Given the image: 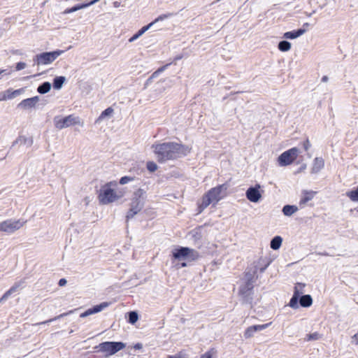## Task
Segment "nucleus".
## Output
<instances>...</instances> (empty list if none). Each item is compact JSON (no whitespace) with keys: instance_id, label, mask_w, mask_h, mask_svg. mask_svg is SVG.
Segmentation results:
<instances>
[{"instance_id":"23","label":"nucleus","mask_w":358,"mask_h":358,"mask_svg":"<svg viewBox=\"0 0 358 358\" xmlns=\"http://www.w3.org/2000/svg\"><path fill=\"white\" fill-rule=\"evenodd\" d=\"M66 81V78L64 76H57L53 79V88L55 90H60L64 82Z\"/></svg>"},{"instance_id":"45","label":"nucleus","mask_w":358,"mask_h":358,"mask_svg":"<svg viewBox=\"0 0 358 358\" xmlns=\"http://www.w3.org/2000/svg\"><path fill=\"white\" fill-rule=\"evenodd\" d=\"M6 92H3L0 94V101L7 100L8 98H6Z\"/></svg>"},{"instance_id":"10","label":"nucleus","mask_w":358,"mask_h":358,"mask_svg":"<svg viewBox=\"0 0 358 358\" xmlns=\"http://www.w3.org/2000/svg\"><path fill=\"white\" fill-rule=\"evenodd\" d=\"M264 191L259 184L250 187L245 192V196L248 200L252 203H258L262 198Z\"/></svg>"},{"instance_id":"14","label":"nucleus","mask_w":358,"mask_h":358,"mask_svg":"<svg viewBox=\"0 0 358 358\" xmlns=\"http://www.w3.org/2000/svg\"><path fill=\"white\" fill-rule=\"evenodd\" d=\"M40 98L38 96H35L31 98H28L26 99L22 100L19 104L18 107L24 108V109H29L34 108L36 104L38 102Z\"/></svg>"},{"instance_id":"28","label":"nucleus","mask_w":358,"mask_h":358,"mask_svg":"<svg viewBox=\"0 0 358 358\" xmlns=\"http://www.w3.org/2000/svg\"><path fill=\"white\" fill-rule=\"evenodd\" d=\"M346 196L353 202H358V186L353 189L348 191Z\"/></svg>"},{"instance_id":"5","label":"nucleus","mask_w":358,"mask_h":358,"mask_svg":"<svg viewBox=\"0 0 358 358\" xmlns=\"http://www.w3.org/2000/svg\"><path fill=\"white\" fill-rule=\"evenodd\" d=\"M125 345L122 342L106 341L96 345L94 348L98 352L105 353L106 356H111L122 350Z\"/></svg>"},{"instance_id":"24","label":"nucleus","mask_w":358,"mask_h":358,"mask_svg":"<svg viewBox=\"0 0 358 358\" xmlns=\"http://www.w3.org/2000/svg\"><path fill=\"white\" fill-rule=\"evenodd\" d=\"M300 305L303 307H309L313 303V299L310 295L306 294L301 296L299 299Z\"/></svg>"},{"instance_id":"32","label":"nucleus","mask_w":358,"mask_h":358,"mask_svg":"<svg viewBox=\"0 0 358 358\" xmlns=\"http://www.w3.org/2000/svg\"><path fill=\"white\" fill-rule=\"evenodd\" d=\"M299 297V296L293 294L292 299H290L289 303V306L291 308H294V309H296L299 308V305H298Z\"/></svg>"},{"instance_id":"18","label":"nucleus","mask_w":358,"mask_h":358,"mask_svg":"<svg viewBox=\"0 0 358 358\" xmlns=\"http://www.w3.org/2000/svg\"><path fill=\"white\" fill-rule=\"evenodd\" d=\"M324 166V160L322 157H315L311 168L312 173H318Z\"/></svg>"},{"instance_id":"48","label":"nucleus","mask_w":358,"mask_h":358,"mask_svg":"<svg viewBox=\"0 0 358 358\" xmlns=\"http://www.w3.org/2000/svg\"><path fill=\"white\" fill-rule=\"evenodd\" d=\"M135 348H136V351L137 350L142 349L143 345L141 343H136V345H135Z\"/></svg>"},{"instance_id":"6","label":"nucleus","mask_w":358,"mask_h":358,"mask_svg":"<svg viewBox=\"0 0 358 358\" xmlns=\"http://www.w3.org/2000/svg\"><path fill=\"white\" fill-rule=\"evenodd\" d=\"M64 52V50H55L52 52H45L37 55L34 61L37 65L48 64L54 62L59 56Z\"/></svg>"},{"instance_id":"35","label":"nucleus","mask_w":358,"mask_h":358,"mask_svg":"<svg viewBox=\"0 0 358 358\" xmlns=\"http://www.w3.org/2000/svg\"><path fill=\"white\" fill-rule=\"evenodd\" d=\"M147 168L150 172H154L157 169V166L155 162H149L147 164Z\"/></svg>"},{"instance_id":"16","label":"nucleus","mask_w":358,"mask_h":358,"mask_svg":"<svg viewBox=\"0 0 358 358\" xmlns=\"http://www.w3.org/2000/svg\"><path fill=\"white\" fill-rule=\"evenodd\" d=\"M100 0H92V1H90V2H88V3H83L76 4L74 6H73L72 8H66L63 12V13L64 14H69V13H73V12L78 11L79 10L87 8V7H89V6L96 3H97Z\"/></svg>"},{"instance_id":"2","label":"nucleus","mask_w":358,"mask_h":358,"mask_svg":"<svg viewBox=\"0 0 358 358\" xmlns=\"http://www.w3.org/2000/svg\"><path fill=\"white\" fill-rule=\"evenodd\" d=\"M123 194V192L118 189L117 182L111 181L101 187L98 199L100 203L107 205L120 199Z\"/></svg>"},{"instance_id":"21","label":"nucleus","mask_w":358,"mask_h":358,"mask_svg":"<svg viewBox=\"0 0 358 358\" xmlns=\"http://www.w3.org/2000/svg\"><path fill=\"white\" fill-rule=\"evenodd\" d=\"M305 32V29H299L296 31L285 32L283 35V37L286 39H295L302 36Z\"/></svg>"},{"instance_id":"11","label":"nucleus","mask_w":358,"mask_h":358,"mask_svg":"<svg viewBox=\"0 0 358 358\" xmlns=\"http://www.w3.org/2000/svg\"><path fill=\"white\" fill-rule=\"evenodd\" d=\"M25 283V279H22L18 282L14 283V285L7 291L0 298V303H3L6 301L8 297L15 292L19 288L23 287V285Z\"/></svg>"},{"instance_id":"41","label":"nucleus","mask_w":358,"mask_h":358,"mask_svg":"<svg viewBox=\"0 0 358 358\" xmlns=\"http://www.w3.org/2000/svg\"><path fill=\"white\" fill-rule=\"evenodd\" d=\"M129 319L128 321L131 324H134V310L130 311L129 313Z\"/></svg>"},{"instance_id":"34","label":"nucleus","mask_w":358,"mask_h":358,"mask_svg":"<svg viewBox=\"0 0 358 358\" xmlns=\"http://www.w3.org/2000/svg\"><path fill=\"white\" fill-rule=\"evenodd\" d=\"M22 138V142H20V144H26L27 146H31L33 144V139L31 138H27L25 136H20Z\"/></svg>"},{"instance_id":"20","label":"nucleus","mask_w":358,"mask_h":358,"mask_svg":"<svg viewBox=\"0 0 358 358\" xmlns=\"http://www.w3.org/2000/svg\"><path fill=\"white\" fill-rule=\"evenodd\" d=\"M315 194L316 192L313 191H304L302 193L299 205L302 206H305L308 201H311L314 198Z\"/></svg>"},{"instance_id":"49","label":"nucleus","mask_w":358,"mask_h":358,"mask_svg":"<svg viewBox=\"0 0 358 358\" xmlns=\"http://www.w3.org/2000/svg\"><path fill=\"white\" fill-rule=\"evenodd\" d=\"M135 41V38H134V35L133 36H131V37L129 38V42H133V41Z\"/></svg>"},{"instance_id":"44","label":"nucleus","mask_w":358,"mask_h":358,"mask_svg":"<svg viewBox=\"0 0 358 358\" xmlns=\"http://www.w3.org/2000/svg\"><path fill=\"white\" fill-rule=\"evenodd\" d=\"M66 283H67V280H66L65 278H61V279L59 280L58 285H59L60 287H62V286L66 285Z\"/></svg>"},{"instance_id":"36","label":"nucleus","mask_w":358,"mask_h":358,"mask_svg":"<svg viewBox=\"0 0 358 358\" xmlns=\"http://www.w3.org/2000/svg\"><path fill=\"white\" fill-rule=\"evenodd\" d=\"M320 338V335L318 333L315 332L313 334H308L306 340L307 341H311V340L316 341V340H318Z\"/></svg>"},{"instance_id":"19","label":"nucleus","mask_w":358,"mask_h":358,"mask_svg":"<svg viewBox=\"0 0 358 358\" xmlns=\"http://www.w3.org/2000/svg\"><path fill=\"white\" fill-rule=\"evenodd\" d=\"M113 113L114 110L111 107L107 108L101 113L99 117L95 120V124H99L104 120L110 119L113 116Z\"/></svg>"},{"instance_id":"47","label":"nucleus","mask_w":358,"mask_h":358,"mask_svg":"<svg viewBox=\"0 0 358 358\" xmlns=\"http://www.w3.org/2000/svg\"><path fill=\"white\" fill-rule=\"evenodd\" d=\"M310 146V144L309 141H307L304 143V148H305V150H308L309 149Z\"/></svg>"},{"instance_id":"17","label":"nucleus","mask_w":358,"mask_h":358,"mask_svg":"<svg viewBox=\"0 0 358 358\" xmlns=\"http://www.w3.org/2000/svg\"><path fill=\"white\" fill-rule=\"evenodd\" d=\"M167 15H162L159 16L157 18H156L153 22L148 24V25L143 27L142 29H141L136 34V39H137L138 37L142 36L145 31H147L154 24L159 21H162L164 19L167 18Z\"/></svg>"},{"instance_id":"40","label":"nucleus","mask_w":358,"mask_h":358,"mask_svg":"<svg viewBox=\"0 0 358 358\" xmlns=\"http://www.w3.org/2000/svg\"><path fill=\"white\" fill-rule=\"evenodd\" d=\"M145 194V192L143 189H138V191L136 192V197L138 196L140 199L143 200L145 198V196H144Z\"/></svg>"},{"instance_id":"4","label":"nucleus","mask_w":358,"mask_h":358,"mask_svg":"<svg viewBox=\"0 0 358 358\" xmlns=\"http://www.w3.org/2000/svg\"><path fill=\"white\" fill-rule=\"evenodd\" d=\"M173 262L175 266L178 269L187 266L186 261L194 259L195 252L189 248H176L172 251Z\"/></svg>"},{"instance_id":"3","label":"nucleus","mask_w":358,"mask_h":358,"mask_svg":"<svg viewBox=\"0 0 358 358\" xmlns=\"http://www.w3.org/2000/svg\"><path fill=\"white\" fill-rule=\"evenodd\" d=\"M227 187L224 185H219L209 190L202 199V202L199 205L200 212L207 208L210 203L215 206V204L220 201L224 196V192L226 191Z\"/></svg>"},{"instance_id":"8","label":"nucleus","mask_w":358,"mask_h":358,"mask_svg":"<svg viewBox=\"0 0 358 358\" xmlns=\"http://www.w3.org/2000/svg\"><path fill=\"white\" fill-rule=\"evenodd\" d=\"M54 123L56 128L62 129L70 126L80 124V120L78 117L73 115H69L64 118L55 117L54 118Z\"/></svg>"},{"instance_id":"42","label":"nucleus","mask_w":358,"mask_h":358,"mask_svg":"<svg viewBox=\"0 0 358 358\" xmlns=\"http://www.w3.org/2000/svg\"><path fill=\"white\" fill-rule=\"evenodd\" d=\"M168 66V65H165V66H162L161 68L158 69H157V71H156L152 74V77H156L159 73H160L163 72V71L166 69V66Z\"/></svg>"},{"instance_id":"53","label":"nucleus","mask_w":358,"mask_h":358,"mask_svg":"<svg viewBox=\"0 0 358 358\" xmlns=\"http://www.w3.org/2000/svg\"><path fill=\"white\" fill-rule=\"evenodd\" d=\"M138 203H137V204L136 205V206H135L136 210L138 208Z\"/></svg>"},{"instance_id":"37","label":"nucleus","mask_w":358,"mask_h":358,"mask_svg":"<svg viewBox=\"0 0 358 358\" xmlns=\"http://www.w3.org/2000/svg\"><path fill=\"white\" fill-rule=\"evenodd\" d=\"M134 180L132 177L130 176H123L120 180V184L121 185H125L128 183L129 182H131Z\"/></svg>"},{"instance_id":"50","label":"nucleus","mask_w":358,"mask_h":358,"mask_svg":"<svg viewBox=\"0 0 358 358\" xmlns=\"http://www.w3.org/2000/svg\"><path fill=\"white\" fill-rule=\"evenodd\" d=\"M327 80V76H324L322 78V80L323 81H326Z\"/></svg>"},{"instance_id":"9","label":"nucleus","mask_w":358,"mask_h":358,"mask_svg":"<svg viewBox=\"0 0 358 358\" xmlns=\"http://www.w3.org/2000/svg\"><path fill=\"white\" fill-rule=\"evenodd\" d=\"M299 150L296 148L289 149L282 153L278 159V164L281 166H285L292 164L297 157Z\"/></svg>"},{"instance_id":"13","label":"nucleus","mask_w":358,"mask_h":358,"mask_svg":"<svg viewBox=\"0 0 358 358\" xmlns=\"http://www.w3.org/2000/svg\"><path fill=\"white\" fill-rule=\"evenodd\" d=\"M270 324H271V323H267V324H261V325H254V326L249 327L245 330V331L244 333V336L246 338H251L254 336L255 333L265 329Z\"/></svg>"},{"instance_id":"27","label":"nucleus","mask_w":358,"mask_h":358,"mask_svg":"<svg viewBox=\"0 0 358 358\" xmlns=\"http://www.w3.org/2000/svg\"><path fill=\"white\" fill-rule=\"evenodd\" d=\"M51 89V84L49 82H44L42 84H41L38 88L37 92L39 94H44L48 93Z\"/></svg>"},{"instance_id":"29","label":"nucleus","mask_w":358,"mask_h":358,"mask_svg":"<svg viewBox=\"0 0 358 358\" xmlns=\"http://www.w3.org/2000/svg\"><path fill=\"white\" fill-rule=\"evenodd\" d=\"M73 313V310H70L67 313H62V314H60L59 315H57L52 319H50V320H45V321H43V322H38L37 324H36V325H41V324H48V323H50V322H52L53 321H55V320H57L60 318H62L68 315H70L71 313Z\"/></svg>"},{"instance_id":"30","label":"nucleus","mask_w":358,"mask_h":358,"mask_svg":"<svg viewBox=\"0 0 358 358\" xmlns=\"http://www.w3.org/2000/svg\"><path fill=\"white\" fill-rule=\"evenodd\" d=\"M306 285L304 283L298 282L294 287V294L300 296L301 294L304 292V287Z\"/></svg>"},{"instance_id":"15","label":"nucleus","mask_w":358,"mask_h":358,"mask_svg":"<svg viewBox=\"0 0 358 358\" xmlns=\"http://www.w3.org/2000/svg\"><path fill=\"white\" fill-rule=\"evenodd\" d=\"M252 288V283L250 280H248L245 282V285L241 287L239 294L243 296L245 302H249V296L251 294V290Z\"/></svg>"},{"instance_id":"39","label":"nucleus","mask_w":358,"mask_h":358,"mask_svg":"<svg viewBox=\"0 0 358 358\" xmlns=\"http://www.w3.org/2000/svg\"><path fill=\"white\" fill-rule=\"evenodd\" d=\"M27 66L26 63L20 62H17L15 66L16 71H20L24 69Z\"/></svg>"},{"instance_id":"43","label":"nucleus","mask_w":358,"mask_h":358,"mask_svg":"<svg viewBox=\"0 0 358 358\" xmlns=\"http://www.w3.org/2000/svg\"><path fill=\"white\" fill-rule=\"evenodd\" d=\"M352 343L358 345V332L352 337Z\"/></svg>"},{"instance_id":"26","label":"nucleus","mask_w":358,"mask_h":358,"mask_svg":"<svg viewBox=\"0 0 358 358\" xmlns=\"http://www.w3.org/2000/svg\"><path fill=\"white\" fill-rule=\"evenodd\" d=\"M282 243V238L280 236H275L271 241V248L274 250H278Z\"/></svg>"},{"instance_id":"7","label":"nucleus","mask_w":358,"mask_h":358,"mask_svg":"<svg viewBox=\"0 0 358 358\" xmlns=\"http://www.w3.org/2000/svg\"><path fill=\"white\" fill-rule=\"evenodd\" d=\"M25 223L26 221L23 219L7 220L0 223V231L11 234L22 227Z\"/></svg>"},{"instance_id":"22","label":"nucleus","mask_w":358,"mask_h":358,"mask_svg":"<svg viewBox=\"0 0 358 358\" xmlns=\"http://www.w3.org/2000/svg\"><path fill=\"white\" fill-rule=\"evenodd\" d=\"M299 208L296 206H294V205H285L282 209V213L285 215V216H292V215H294L295 213H296L298 211Z\"/></svg>"},{"instance_id":"31","label":"nucleus","mask_w":358,"mask_h":358,"mask_svg":"<svg viewBox=\"0 0 358 358\" xmlns=\"http://www.w3.org/2000/svg\"><path fill=\"white\" fill-rule=\"evenodd\" d=\"M278 49L282 52H287L291 49V43L287 41H280L278 43Z\"/></svg>"},{"instance_id":"46","label":"nucleus","mask_w":358,"mask_h":358,"mask_svg":"<svg viewBox=\"0 0 358 358\" xmlns=\"http://www.w3.org/2000/svg\"><path fill=\"white\" fill-rule=\"evenodd\" d=\"M20 142H22V138H20V136L12 144V147H15V145L18 144V143H20Z\"/></svg>"},{"instance_id":"33","label":"nucleus","mask_w":358,"mask_h":358,"mask_svg":"<svg viewBox=\"0 0 358 358\" xmlns=\"http://www.w3.org/2000/svg\"><path fill=\"white\" fill-rule=\"evenodd\" d=\"M216 350L210 349L204 353L200 358H215Z\"/></svg>"},{"instance_id":"12","label":"nucleus","mask_w":358,"mask_h":358,"mask_svg":"<svg viewBox=\"0 0 358 358\" xmlns=\"http://www.w3.org/2000/svg\"><path fill=\"white\" fill-rule=\"evenodd\" d=\"M108 306V303H107V302H103L100 304L94 306L93 307L87 309L84 313H83L80 315V317H85L91 315L92 314L99 313Z\"/></svg>"},{"instance_id":"51","label":"nucleus","mask_w":358,"mask_h":358,"mask_svg":"<svg viewBox=\"0 0 358 358\" xmlns=\"http://www.w3.org/2000/svg\"><path fill=\"white\" fill-rule=\"evenodd\" d=\"M5 71V70L0 69V75L3 73Z\"/></svg>"},{"instance_id":"52","label":"nucleus","mask_w":358,"mask_h":358,"mask_svg":"<svg viewBox=\"0 0 358 358\" xmlns=\"http://www.w3.org/2000/svg\"><path fill=\"white\" fill-rule=\"evenodd\" d=\"M135 320H136V322L138 320V315L137 313H136V317H135Z\"/></svg>"},{"instance_id":"1","label":"nucleus","mask_w":358,"mask_h":358,"mask_svg":"<svg viewBox=\"0 0 358 358\" xmlns=\"http://www.w3.org/2000/svg\"><path fill=\"white\" fill-rule=\"evenodd\" d=\"M155 153L159 162H166L187 155L192 148L174 142H166L156 145Z\"/></svg>"},{"instance_id":"38","label":"nucleus","mask_w":358,"mask_h":358,"mask_svg":"<svg viewBox=\"0 0 358 358\" xmlns=\"http://www.w3.org/2000/svg\"><path fill=\"white\" fill-rule=\"evenodd\" d=\"M134 216V208L133 207H131L129 212L127 213V215L126 216V222L128 224L129 220L131 218H133Z\"/></svg>"},{"instance_id":"25","label":"nucleus","mask_w":358,"mask_h":358,"mask_svg":"<svg viewBox=\"0 0 358 358\" xmlns=\"http://www.w3.org/2000/svg\"><path fill=\"white\" fill-rule=\"evenodd\" d=\"M24 92V89H18L15 90H12L11 89H8L5 91L6 94V98L8 99H12L15 98L16 96L20 95Z\"/></svg>"}]
</instances>
